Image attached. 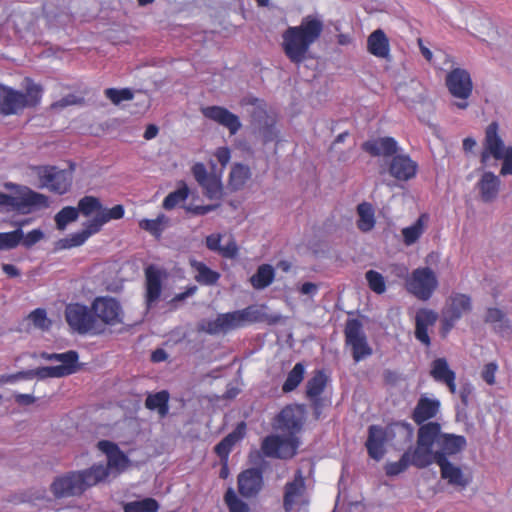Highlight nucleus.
<instances>
[{"label": "nucleus", "mask_w": 512, "mask_h": 512, "mask_svg": "<svg viewBox=\"0 0 512 512\" xmlns=\"http://www.w3.org/2000/svg\"><path fill=\"white\" fill-rule=\"evenodd\" d=\"M305 419V411L300 405L285 406L276 417V428L287 433L286 436L269 435L261 444L266 457L290 459L298 448L295 435L301 431Z\"/></svg>", "instance_id": "1"}, {"label": "nucleus", "mask_w": 512, "mask_h": 512, "mask_svg": "<svg viewBox=\"0 0 512 512\" xmlns=\"http://www.w3.org/2000/svg\"><path fill=\"white\" fill-rule=\"evenodd\" d=\"M323 29V21L312 15L304 17L300 25L288 27L282 34V49L286 57L294 64L310 58L309 48L320 38Z\"/></svg>", "instance_id": "2"}, {"label": "nucleus", "mask_w": 512, "mask_h": 512, "mask_svg": "<svg viewBox=\"0 0 512 512\" xmlns=\"http://www.w3.org/2000/svg\"><path fill=\"white\" fill-rule=\"evenodd\" d=\"M107 478L108 468L100 463L93 464L89 468L68 471L55 477L50 485V491L56 499L80 497Z\"/></svg>", "instance_id": "3"}, {"label": "nucleus", "mask_w": 512, "mask_h": 512, "mask_svg": "<svg viewBox=\"0 0 512 512\" xmlns=\"http://www.w3.org/2000/svg\"><path fill=\"white\" fill-rule=\"evenodd\" d=\"M26 92L16 91L0 84V114H17L26 107H35L39 104L43 88L27 79Z\"/></svg>", "instance_id": "4"}, {"label": "nucleus", "mask_w": 512, "mask_h": 512, "mask_svg": "<svg viewBox=\"0 0 512 512\" xmlns=\"http://www.w3.org/2000/svg\"><path fill=\"white\" fill-rule=\"evenodd\" d=\"M498 130L499 125L495 121L486 127L480 162L486 165L490 157L495 160H502L500 174L503 176L512 175V146L505 147Z\"/></svg>", "instance_id": "5"}, {"label": "nucleus", "mask_w": 512, "mask_h": 512, "mask_svg": "<svg viewBox=\"0 0 512 512\" xmlns=\"http://www.w3.org/2000/svg\"><path fill=\"white\" fill-rule=\"evenodd\" d=\"M437 433L438 427L432 423L427 422L418 428L416 446L410 447L407 450L410 451V462L412 466L423 469L433 463L437 464L436 450H433Z\"/></svg>", "instance_id": "6"}, {"label": "nucleus", "mask_w": 512, "mask_h": 512, "mask_svg": "<svg viewBox=\"0 0 512 512\" xmlns=\"http://www.w3.org/2000/svg\"><path fill=\"white\" fill-rule=\"evenodd\" d=\"M65 318L69 326L79 334H100L104 331L93 315L92 309L82 304H70L66 307Z\"/></svg>", "instance_id": "7"}, {"label": "nucleus", "mask_w": 512, "mask_h": 512, "mask_svg": "<svg viewBox=\"0 0 512 512\" xmlns=\"http://www.w3.org/2000/svg\"><path fill=\"white\" fill-rule=\"evenodd\" d=\"M33 170L39 178L40 188H47L51 192L62 195L71 187L73 175L70 170L49 165L36 166Z\"/></svg>", "instance_id": "8"}, {"label": "nucleus", "mask_w": 512, "mask_h": 512, "mask_svg": "<svg viewBox=\"0 0 512 512\" xmlns=\"http://www.w3.org/2000/svg\"><path fill=\"white\" fill-rule=\"evenodd\" d=\"M437 287V276L429 267H420L413 270L406 282L408 292L421 301L429 300Z\"/></svg>", "instance_id": "9"}, {"label": "nucleus", "mask_w": 512, "mask_h": 512, "mask_svg": "<svg viewBox=\"0 0 512 512\" xmlns=\"http://www.w3.org/2000/svg\"><path fill=\"white\" fill-rule=\"evenodd\" d=\"M345 343L352 348V357L359 362L372 355L373 350L369 346L363 324L359 319H348L344 329Z\"/></svg>", "instance_id": "10"}, {"label": "nucleus", "mask_w": 512, "mask_h": 512, "mask_svg": "<svg viewBox=\"0 0 512 512\" xmlns=\"http://www.w3.org/2000/svg\"><path fill=\"white\" fill-rule=\"evenodd\" d=\"M445 84L450 94L461 100L455 103L456 107L466 109L468 107L466 100L471 96L473 89L469 72L462 68H455L446 75Z\"/></svg>", "instance_id": "11"}, {"label": "nucleus", "mask_w": 512, "mask_h": 512, "mask_svg": "<svg viewBox=\"0 0 512 512\" xmlns=\"http://www.w3.org/2000/svg\"><path fill=\"white\" fill-rule=\"evenodd\" d=\"M48 206L49 199L46 195L35 192L25 186L21 187L17 197L0 192V208L22 210L28 207L46 208Z\"/></svg>", "instance_id": "12"}, {"label": "nucleus", "mask_w": 512, "mask_h": 512, "mask_svg": "<svg viewBox=\"0 0 512 512\" xmlns=\"http://www.w3.org/2000/svg\"><path fill=\"white\" fill-rule=\"evenodd\" d=\"M91 309L95 318L105 325L122 323V308L119 302L112 297H97Z\"/></svg>", "instance_id": "13"}, {"label": "nucleus", "mask_w": 512, "mask_h": 512, "mask_svg": "<svg viewBox=\"0 0 512 512\" xmlns=\"http://www.w3.org/2000/svg\"><path fill=\"white\" fill-rule=\"evenodd\" d=\"M431 423L438 427V433L435 437L434 443L437 446V461H439L440 457L448 458V456L456 455L465 449L467 446V440L464 436L443 433L441 431V425L438 422Z\"/></svg>", "instance_id": "14"}, {"label": "nucleus", "mask_w": 512, "mask_h": 512, "mask_svg": "<svg viewBox=\"0 0 512 512\" xmlns=\"http://www.w3.org/2000/svg\"><path fill=\"white\" fill-rule=\"evenodd\" d=\"M305 490V479L298 471L294 480L286 483L284 487L283 508L286 512H291L295 505L307 504Z\"/></svg>", "instance_id": "15"}, {"label": "nucleus", "mask_w": 512, "mask_h": 512, "mask_svg": "<svg viewBox=\"0 0 512 512\" xmlns=\"http://www.w3.org/2000/svg\"><path fill=\"white\" fill-rule=\"evenodd\" d=\"M201 112L204 117L217 122L229 130L231 135H235L241 128L239 117L222 106L203 107Z\"/></svg>", "instance_id": "16"}, {"label": "nucleus", "mask_w": 512, "mask_h": 512, "mask_svg": "<svg viewBox=\"0 0 512 512\" xmlns=\"http://www.w3.org/2000/svg\"><path fill=\"white\" fill-rule=\"evenodd\" d=\"M237 483L238 491L243 497H254L263 486L262 471L258 468L246 469L238 475Z\"/></svg>", "instance_id": "17"}, {"label": "nucleus", "mask_w": 512, "mask_h": 512, "mask_svg": "<svg viewBox=\"0 0 512 512\" xmlns=\"http://www.w3.org/2000/svg\"><path fill=\"white\" fill-rule=\"evenodd\" d=\"M418 165L408 155L398 154L389 163V173L400 181H408L415 177Z\"/></svg>", "instance_id": "18"}, {"label": "nucleus", "mask_w": 512, "mask_h": 512, "mask_svg": "<svg viewBox=\"0 0 512 512\" xmlns=\"http://www.w3.org/2000/svg\"><path fill=\"white\" fill-rule=\"evenodd\" d=\"M440 410V401L435 398H429L422 395L412 411V420L419 425L426 424L425 422L434 418Z\"/></svg>", "instance_id": "19"}, {"label": "nucleus", "mask_w": 512, "mask_h": 512, "mask_svg": "<svg viewBox=\"0 0 512 512\" xmlns=\"http://www.w3.org/2000/svg\"><path fill=\"white\" fill-rule=\"evenodd\" d=\"M385 442H389V440L384 428L378 425H371L368 428V438L365 446L368 455L372 459L379 461L383 458L385 454Z\"/></svg>", "instance_id": "20"}, {"label": "nucleus", "mask_w": 512, "mask_h": 512, "mask_svg": "<svg viewBox=\"0 0 512 512\" xmlns=\"http://www.w3.org/2000/svg\"><path fill=\"white\" fill-rule=\"evenodd\" d=\"M438 320V314L431 310L419 309L415 316V338L425 346H430L431 340L428 335V327L434 326Z\"/></svg>", "instance_id": "21"}, {"label": "nucleus", "mask_w": 512, "mask_h": 512, "mask_svg": "<svg viewBox=\"0 0 512 512\" xmlns=\"http://www.w3.org/2000/svg\"><path fill=\"white\" fill-rule=\"evenodd\" d=\"M500 184V178L493 172H484L476 184L480 199L484 203H492L495 201L499 194Z\"/></svg>", "instance_id": "22"}, {"label": "nucleus", "mask_w": 512, "mask_h": 512, "mask_svg": "<svg viewBox=\"0 0 512 512\" xmlns=\"http://www.w3.org/2000/svg\"><path fill=\"white\" fill-rule=\"evenodd\" d=\"M362 149L374 157H394L398 151V144L392 137H381L364 142Z\"/></svg>", "instance_id": "23"}, {"label": "nucleus", "mask_w": 512, "mask_h": 512, "mask_svg": "<svg viewBox=\"0 0 512 512\" xmlns=\"http://www.w3.org/2000/svg\"><path fill=\"white\" fill-rule=\"evenodd\" d=\"M146 304L150 308L160 297L162 291L161 271L153 265L145 269Z\"/></svg>", "instance_id": "24"}, {"label": "nucleus", "mask_w": 512, "mask_h": 512, "mask_svg": "<svg viewBox=\"0 0 512 512\" xmlns=\"http://www.w3.org/2000/svg\"><path fill=\"white\" fill-rule=\"evenodd\" d=\"M389 442L395 445H405L411 443L414 435L413 426L404 421L394 422L384 428Z\"/></svg>", "instance_id": "25"}, {"label": "nucleus", "mask_w": 512, "mask_h": 512, "mask_svg": "<svg viewBox=\"0 0 512 512\" xmlns=\"http://www.w3.org/2000/svg\"><path fill=\"white\" fill-rule=\"evenodd\" d=\"M367 50L378 58L388 59L390 56L389 39L382 29L373 31L367 38Z\"/></svg>", "instance_id": "26"}, {"label": "nucleus", "mask_w": 512, "mask_h": 512, "mask_svg": "<svg viewBox=\"0 0 512 512\" xmlns=\"http://www.w3.org/2000/svg\"><path fill=\"white\" fill-rule=\"evenodd\" d=\"M246 432V424L244 422H240L236 428L225 436L215 447V453L221 458V460H227L228 456L235 446V444L240 441Z\"/></svg>", "instance_id": "27"}, {"label": "nucleus", "mask_w": 512, "mask_h": 512, "mask_svg": "<svg viewBox=\"0 0 512 512\" xmlns=\"http://www.w3.org/2000/svg\"><path fill=\"white\" fill-rule=\"evenodd\" d=\"M437 465L440 467L441 477L449 484L460 487L468 485V480L464 478L461 468L452 464L448 458L440 457Z\"/></svg>", "instance_id": "28"}, {"label": "nucleus", "mask_w": 512, "mask_h": 512, "mask_svg": "<svg viewBox=\"0 0 512 512\" xmlns=\"http://www.w3.org/2000/svg\"><path fill=\"white\" fill-rule=\"evenodd\" d=\"M356 212L358 215L357 228L364 233L372 231L376 224L373 205L364 201L357 205Z\"/></svg>", "instance_id": "29"}, {"label": "nucleus", "mask_w": 512, "mask_h": 512, "mask_svg": "<svg viewBox=\"0 0 512 512\" xmlns=\"http://www.w3.org/2000/svg\"><path fill=\"white\" fill-rule=\"evenodd\" d=\"M264 314L255 306H248L245 309L237 310L229 313V318L233 324V328L243 326L245 323L263 321Z\"/></svg>", "instance_id": "30"}, {"label": "nucleus", "mask_w": 512, "mask_h": 512, "mask_svg": "<svg viewBox=\"0 0 512 512\" xmlns=\"http://www.w3.org/2000/svg\"><path fill=\"white\" fill-rule=\"evenodd\" d=\"M251 175V170L247 165L235 163L229 173L228 188L234 192L241 190Z\"/></svg>", "instance_id": "31"}, {"label": "nucleus", "mask_w": 512, "mask_h": 512, "mask_svg": "<svg viewBox=\"0 0 512 512\" xmlns=\"http://www.w3.org/2000/svg\"><path fill=\"white\" fill-rule=\"evenodd\" d=\"M232 329L234 328L229 318V313L219 314L215 320L203 321L198 325V331L211 335L227 332Z\"/></svg>", "instance_id": "32"}, {"label": "nucleus", "mask_w": 512, "mask_h": 512, "mask_svg": "<svg viewBox=\"0 0 512 512\" xmlns=\"http://www.w3.org/2000/svg\"><path fill=\"white\" fill-rule=\"evenodd\" d=\"M484 322L491 324L493 326V330L498 334H504L510 330V324L506 314L498 308H488L484 317Z\"/></svg>", "instance_id": "33"}, {"label": "nucleus", "mask_w": 512, "mask_h": 512, "mask_svg": "<svg viewBox=\"0 0 512 512\" xmlns=\"http://www.w3.org/2000/svg\"><path fill=\"white\" fill-rule=\"evenodd\" d=\"M169 393L166 390L149 394L145 400V407L149 410H156L161 418L167 416L169 412Z\"/></svg>", "instance_id": "34"}, {"label": "nucleus", "mask_w": 512, "mask_h": 512, "mask_svg": "<svg viewBox=\"0 0 512 512\" xmlns=\"http://www.w3.org/2000/svg\"><path fill=\"white\" fill-rule=\"evenodd\" d=\"M190 264L192 268L196 271V275L194 278L198 283L202 285H214L218 282L220 274L210 269L203 262L192 260Z\"/></svg>", "instance_id": "35"}, {"label": "nucleus", "mask_w": 512, "mask_h": 512, "mask_svg": "<svg viewBox=\"0 0 512 512\" xmlns=\"http://www.w3.org/2000/svg\"><path fill=\"white\" fill-rule=\"evenodd\" d=\"M251 130L254 135L261 138L264 144L276 140L279 134L274 117L262 122L260 125L252 127Z\"/></svg>", "instance_id": "36"}, {"label": "nucleus", "mask_w": 512, "mask_h": 512, "mask_svg": "<svg viewBox=\"0 0 512 512\" xmlns=\"http://www.w3.org/2000/svg\"><path fill=\"white\" fill-rule=\"evenodd\" d=\"M471 308V298L466 294L457 293L450 297V305L446 311L460 319L464 313L470 312Z\"/></svg>", "instance_id": "37"}, {"label": "nucleus", "mask_w": 512, "mask_h": 512, "mask_svg": "<svg viewBox=\"0 0 512 512\" xmlns=\"http://www.w3.org/2000/svg\"><path fill=\"white\" fill-rule=\"evenodd\" d=\"M274 279V269L269 264H263L258 267L256 273L251 277V284L255 289H264L269 286Z\"/></svg>", "instance_id": "38"}, {"label": "nucleus", "mask_w": 512, "mask_h": 512, "mask_svg": "<svg viewBox=\"0 0 512 512\" xmlns=\"http://www.w3.org/2000/svg\"><path fill=\"white\" fill-rule=\"evenodd\" d=\"M427 219V215L422 214L413 225L402 229L405 245L410 246L420 238L424 232L425 221H427Z\"/></svg>", "instance_id": "39"}, {"label": "nucleus", "mask_w": 512, "mask_h": 512, "mask_svg": "<svg viewBox=\"0 0 512 512\" xmlns=\"http://www.w3.org/2000/svg\"><path fill=\"white\" fill-rule=\"evenodd\" d=\"M328 378L322 370H317L306 383V395L308 398L320 396L327 385Z\"/></svg>", "instance_id": "40"}, {"label": "nucleus", "mask_w": 512, "mask_h": 512, "mask_svg": "<svg viewBox=\"0 0 512 512\" xmlns=\"http://www.w3.org/2000/svg\"><path fill=\"white\" fill-rule=\"evenodd\" d=\"M41 357L48 361H59L60 365H70L71 369H76V372L79 370L78 364V353L74 350H69L65 353H46L43 352Z\"/></svg>", "instance_id": "41"}, {"label": "nucleus", "mask_w": 512, "mask_h": 512, "mask_svg": "<svg viewBox=\"0 0 512 512\" xmlns=\"http://www.w3.org/2000/svg\"><path fill=\"white\" fill-rule=\"evenodd\" d=\"M430 375L435 381L442 383L447 379L451 380L455 372L449 368L445 358H437L431 364Z\"/></svg>", "instance_id": "42"}, {"label": "nucleus", "mask_w": 512, "mask_h": 512, "mask_svg": "<svg viewBox=\"0 0 512 512\" xmlns=\"http://www.w3.org/2000/svg\"><path fill=\"white\" fill-rule=\"evenodd\" d=\"M76 372V369H71L70 365H57V366H46L37 368V378H60L71 375Z\"/></svg>", "instance_id": "43"}, {"label": "nucleus", "mask_w": 512, "mask_h": 512, "mask_svg": "<svg viewBox=\"0 0 512 512\" xmlns=\"http://www.w3.org/2000/svg\"><path fill=\"white\" fill-rule=\"evenodd\" d=\"M305 367L303 363L298 362L288 373L287 378L282 386L285 393L291 392L298 387L304 377Z\"/></svg>", "instance_id": "44"}, {"label": "nucleus", "mask_w": 512, "mask_h": 512, "mask_svg": "<svg viewBox=\"0 0 512 512\" xmlns=\"http://www.w3.org/2000/svg\"><path fill=\"white\" fill-rule=\"evenodd\" d=\"M123 509L124 512H157L159 504L153 498H144L126 503Z\"/></svg>", "instance_id": "45"}, {"label": "nucleus", "mask_w": 512, "mask_h": 512, "mask_svg": "<svg viewBox=\"0 0 512 512\" xmlns=\"http://www.w3.org/2000/svg\"><path fill=\"white\" fill-rule=\"evenodd\" d=\"M200 186L204 189L205 196L211 200H219L223 197L221 180L215 175H212Z\"/></svg>", "instance_id": "46"}, {"label": "nucleus", "mask_w": 512, "mask_h": 512, "mask_svg": "<svg viewBox=\"0 0 512 512\" xmlns=\"http://www.w3.org/2000/svg\"><path fill=\"white\" fill-rule=\"evenodd\" d=\"M87 239H88V236L86 235L85 231L82 230V231L73 233L66 238L59 239L55 243V249L63 250V249H70L73 247H78V246H81L82 244H84Z\"/></svg>", "instance_id": "47"}, {"label": "nucleus", "mask_w": 512, "mask_h": 512, "mask_svg": "<svg viewBox=\"0 0 512 512\" xmlns=\"http://www.w3.org/2000/svg\"><path fill=\"white\" fill-rule=\"evenodd\" d=\"M79 214L78 209L72 206H67L62 208L56 215H55V222L57 229L64 230L68 223L74 222L77 220Z\"/></svg>", "instance_id": "48"}, {"label": "nucleus", "mask_w": 512, "mask_h": 512, "mask_svg": "<svg viewBox=\"0 0 512 512\" xmlns=\"http://www.w3.org/2000/svg\"><path fill=\"white\" fill-rule=\"evenodd\" d=\"M23 239V231L19 228L11 232L0 233V250L16 248Z\"/></svg>", "instance_id": "49"}, {"label": "nucleus", "mask_w": 512, "mask_h": 512, "mask_svg": "<svg viewBox=\"0 0 512 512\" xmlns=\"http://www.w3.org/2000/svg\"><path fill=\"white\" fill-rule=\"evenodd\" d=\"M77 209L78 213L81 212L84 216H89L94 212L99 213L102 211V204L94 196H84L79 200Z\"/></svg>", "instance_id": "50"}, {"label": "nucleus", "mask_w": 512, "mask_h": 512, "mask_svg": "<svg viewBox=\"0 0 512 512\" xmlns=\"http://www.w3.org/2000/svg\"><path fill=\"white\" fill-rule=\"evenodd\" d=\"M410 462V451H405L399 461L387 463L385 466V473L387 476H397L404 472L409 466Z\"/></svg>", "instance_id": "51"}, {"label": "nucleus", "mask_w": 512, "mask_h": 512, "mask_svg": "<svg viewBox=\"0 0 512 512\" xmlns=\"http://www.w3.org/2000/svg\"><path fill=\"white\" fill-rule=\"evenodd\" d=\"M188 193H189V190H188L187 186H185V185L183 187L169 193L163 201V208L166 210L173 209L180 202L186 200V198L188 197Z\"/></svg>", "instance_id": "52"}, {"label": "nucleus", "mask_w": 512, "mask_h": 512, "mask_svg": "<svg viewBox=\"0 0 512 512\" xmlns=\"http://www.w3.org/2000/svg\"><path fill=\"white\" fill-rule=\"evenodd\" d=\"M167 222L165 215L161 214L156 219H144L139 223L140 228L150 232L152 235L159 237L163 231V223Z\"/></svg>", "instance_id": "53"}, {"label": "nucleus", "mask_w": 512, "mask_h": 512, "mask_svg": "<svg viewBox=\"0 0 512 512\" xmlns=\"http://www.w3.org/2000/svg\"><path fill=\"white\" fill-rule=\"evenodd\" d=\"M224 500L230 512H249V506L239 499L231 488L225 493Z\"/></svg>", "instance_id": "54"}, {"label": "nucleus", "mask_w": 512, "mask_h": 512, "mask_svg": "<svg viewBox=\"0 0 512 512\" xmlns=\"http://www.w3.org/2000/svg\"><path fill=\"white\" fill-rule=\"evenodd\" d=\"M107 459V464L102 465L108 468V475L110 474V468H116L118 471H123L129 462L128 457L119 448H117Z\"/></svg>", "instance_id": "55"}, {"label": "nucleus", "mask_w": 512, "mask_h": 512, "mask_svg": "<svg viewBox=\"0 0 512 512\" xmlns=\"http://www.w3.org/2000/svg\"><path fill=\"white\" fill-rule=\"evenodd\" d=\"M104 94L115 105L120 104L122 101L132 100L134 96L129 88H108L104 91Z\"/></svg>", "instance_id": "56"}, {"label": "nucleus", "mask_w": 512, "mask_h": 512, "mask_svg": "<svg viewBox=\"0 0 512 512\" xmlns=\"http://www.w3.org/2000/svg\"><path fill=\"white\" fill-rule=\"evenodd\" d=\"M369 288L377 294H382L386 290L384 277L375 270H369L365 274Z\"/></svg>", "instance_id": "57"}, {"label": "nucleus", "mask_w": 512, "mask_h": 512, "mask_svg": "<svg viewBox=\"0 0 512 512\" xmlns=\"http://www.w3.org/2000/svg\"><path fill=\"white\" fill-rule=\"evenodd\" d=\"M250 116V127H254L256 125H260L262 122L267 121L273 116L269 115L267 112V104L266 102L262 103V105L257 106L255 108H251L249 110Z\"/></svg>", "instance_id": "58"}, {"label": "nucleus", "mask_w": 512, "mask_h": 512, "mask_svg": "<svg viewBox=\"0 0 512 512\" xmlns=\"http://www.w3.org/2000/svg\"><path fill=\"white\" fill-rule=\"evenodd\" d=\"M29 318L34 326L42 330H48L50 327V320L47 319L46 311L44 309H36L30 313Z\"/></svg>", "instance_id": "59"}, {"label": "nucleus", "mask_w": 512, "mask_h": 512, "mask_svg": "<svg viewBox=\"0 0 512 512\" xmlns=\"http://www.w3.org/2000/svg\"><path fill=\"white\" fill-rule=\"evenodd\" d=\"M106 223L104 217L102 216V214L99 212L95 215V217L92 219V220H89L87 221L86 223H84V231L86 233V235L88 236V238L99 232L101 230V227Z\"/></svg>", "instance_id": "60"}, {"label": "nucleus", "mask_w": 512, "mask_h": 512, "mask_svg": "<svg viewBox=\"0 0 512 512\" xmlns=\"http://www.w3.org/2000/svg\"><path fill=\"white\" fill-rule=\"evenodd\" d=\"M44 237L43 232L40 229H34L29 232L26 236L23 235V239L21 240L23 246L26 248H30L39 242Z\"/></svg>", "instance_id": "61"}, {"label": "nucleus", "mask_w": 512, "mask_h": 512, "mask_svg": "<svg viewBox=\"0 0 512 512\" xmlns=\"http://www.w3.org/2000/svg\"><path fill=\"white\" fill-rule=\"evenodd\" d=\"M100 213L107 223L112 219H121L124 216V208L122 205H115L111 209H102Z\"/></svg>", "instance_id": "62"}, {"label": "nucleus", "mask_w": 512, "mask_h": 512, "mask_svg": "<svg viewBox=\"0 0 512 512\" xmlns=\"http://www.w3.org/2000/svg\"><path fill=\"white\" fill-rule=\"evenodd\" d=\"M192 174L195 180L201 185L207 179H209L212 175L208 174L206 167L203 163H196L192 167Z\"/></svg>", "instance_id": "63"}, {"label": "nucleus", "mask_w": 512, "mask_h": 512, "mask_svg": "<svg viewBox=\"0 0 512 512\" xmlns=\"http://www.w3.org/2000/svg\"><path fill=\"white\" fill-rule=\"evenodd\" d=\"M497 371V365L495 363H488L482 370V379L489 385L495 383V373Z\"/></svg>", "instance_id": "64"}]
</instances>
